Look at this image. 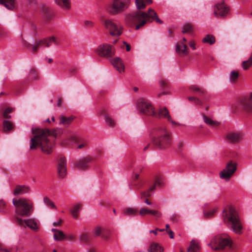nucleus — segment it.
Returning <instances> with one entry per match:
<instances>
[{
    "label": "nucleus",
    "instance_id": "obj_1",
    "mask_svg": "<svg viewBox=\"0 0 252 252\" xmlns=\"http://www.w3.org/2000/svg\"><path fill=\"white\" fill-rule=\"evenodd\" d=\"M32 130L34 136L31 140L30 149L34 150L39 147L42 152L47 155L53 152L55 139L63 133V130L59 128H32Z\"/></svg>",
    "mask_w": 252,
    "mask_h": 252
},
{
    "label": "nucleus",
    "instance_id": "obj_2",
    "mask_svg": "<svg viewBox=\"0 0 252 252\" xmlns=\"http://www.w3.org/2000/svg\"><path fill=\"white\" fill-rule=\"evenodd\" d=\"M126 23L130 26L135 25V30H138L147 22L151 23L155 21L157 23L162 24L157 12L153 9L149 8L147 12L136 10L127 14L125 18Z\"/></svg>",
    "mask_w": 252,
    "mask_h": 252
},
{
    "label": "nucleus",
    "instance_id": "obj_3",
    "mask_svg": "<svg viewBox=\"0 0 252 252\" xmlns=\"http://www.w3.org/2000/svg\"><path fill=\"white\" fill-rule=\"evenodd\" d=\"M223 222L229 229L238 235L244 231V226L236 210L232 206L224 209L222 215Z\"/></svg>",
    "mask_w": 252,
    "mask_h": 252
},
{
    "label": "nucleus",
    "instance_id": "obj_4",
    "mask_svg": "<svg viewBox=\"0 0 252 252\" xmlns=\"http://www.w3.org/2000/svg\"><path fill=\"white\" fill-rule=\"evenodd\" d=\"M13 204L16 207L15 212L17 216L28 217L32 213L33 203L25 198H13Z\"/></svg>",
    "mask_w": 252,
    "mask_h": 252
},
{
    "label": "nucleus",
    "instance_id": "obj_5",
    "mask_svg": "<svg viewBox=\"0 0 252 252\" xmlns=\"http://www.w3.org/2000/svg\"><path fill=\"white\" fill-rule=\"evenodd\" d=\"M157 137L153 140L154 144L160 149H166L171 143L170 135L164 127H159L156 133Z\"/></svg>",
    "mask_w": 252,
    "mask_h": 252
},
{
    "label": "nucleus",
    "instance_id": "obj_6",
    "mask_svg": "<svg viewBox=\"0 0 252 252\" xmlns=\"http://www.w3.org/2000/svg\"><path fill=\"white\" fill-rule=\"evenodd\" d=\"M130 2V0H110L106 6V10L112 15H117L126 11Z\"/></svg>",
    "mask_w": 252,
    "mask_h": 252
},
{
    "label": "nucleus",
    "instance_id": "obj_7",
    "mask_svg": "<svg viewBox=\"0 0 252 252\" xmlns=\"http://www.w3.org/2000/svg\"><path fill=\"white\" fill-rule=\"evenodd\" d=\"M231 239L225 234L215 236L211 240L209 245L214 250H222L231 247Z\"/></svg>",
    "mask_w": 252,
    "mask_h": 252
},
{
    "label": "nucleus",
    "instance_id": "obj_8",
    "mask_svg": "<svg viewBox=\"0 0 252 252\" xmlns=\"http://www.w3.org/2000/svg\"><path fill=\"white\" fill-rule=\"evenodd\" d=\"M53 43H56V39L55 37L51 36L42 40H37L34 45H32L29 43L26 44L25 45L29 48H31L32 52L36 53L40 47H49Z\"/></svg>",
    "mask_w": 252,
    "mask_h": 252
},
{
    "label": "nucleus",
    "instance_id": "obj_9",
    "mask_svg": "<svg viewBox=\"0 0 252 252\" xmlns=\"http://www.w3.org/2000/svg\"><path fill=\"white\" fill-rule=\"evenodd\" d=\"M137 107L141 113L150 116L155 115V111L150 101L146 99L141 98L138 101Z\"/></svg>",
    "mask_w": 252,
    "mask_h": 252
},
{
    "label": "nucleus",
    "instance_id": "obj_10",
    "mask_svg": "<svg viewBox=\"0 0 252 252\" xmlns=\"http://www.w3.org/2000/svg\"><path fill=\"white\" fill-rule=\"evenodd\" d=\"M96 52L99 56L107 58L113 56L115 51L113 46L108 44H103L98 46Z\"/></svg>",
    "mask_w": 252,
    "mask_h": 252
},
{
    "label": "nucleus",
    "instance_id": "obj_11",
    "mask_svg": "<svg viewBox=\"0 0 252 252\" xmlns=\"http://www.w3.org/2000/svg\"><path fill=\"white\" fill-rule=\"evenodd\" d=\"M237 168V164L233 161H230L226 165L225 168L220 172V177L228 181L231 177Z\"/></svg>",
    "mask_w": 252,
    "mask_h": 252
},
{
    "label": "nucleus",
    "instance_id": "obj_12",
    "mask_svg": "<svg viewBox=\"0 0 252 252\" xmlns=\"http://www.w3.org/2000/svg\"><path fill=\"white\" fill-rule=\"evenodd\" d=\"M104 25L105 28L109 30L110 34L113 36H119L122 33V27L111 20H105Z\"/></svg>",
    "mask_w": 252,
    "mask_h": 252
},
{
    "label": "nucleus",
    "instance_id": "obj_13",
    "mask_svg": "<svg viewBox=\"0 0 252 252\" xmlns=\"http://www.w3.org/2000/svg\"><path fill=\"white\" fill-rule=\"evenodd\" d=\"M229 8L224 1L216 4L214 6V14L216 17H224L228 13Z\"/></svg>",
    "mask_w": 252,
    "mask_h": 252
},
{
    "label": "nucleus",
    "instance_id": "obj_14",
    "mask_svg": "<svg viewBox=\"0 0 252 252\" xmlns=\"http://www.w3.org/2000/svg\"><path fill=\"white\" fill-rule=\"evenodd\" d=\"M66 159L64 157H60L57 165V171L60 178H64L67 174Z\"/></svg>",
    "mask_w": 252,
    "mask_h": 252
},
{
    "label": "nucleus",
    "instance_id": "obj_15",
    "mask_svg": "<svg viewBox=\"0 0 252 252\" xmlns=\"http://www.w3.org/2000/svg\"><path fill=\"white\" fill-rule=\"evenodd\" d=\"M153 116L158 117L159 118H166L170 122L173 126H179L180 124L173 121L170 115H169V111L167 108L165 107H160L158 110V113L155 112V115Z\"/></svg>",
    "mask_w": 252,
    "mask_h": 252
},
{
    "label": "nucleus",
    "instance_id": "obj_16",
    "mask_svg": "<svg viewBox=\"0 0 252 252\" xmlns=\"http://www.w3.org/2000/svg\"><path fill=\"white\" fill-rule=\"evenodd\" d=\"M16 220L19 225L24 227H28L33 230L38 229V226L36 220L34 219L23 220L21 218L17 217Z\"/></svg>",
    "mask_w": 252,
    "mask_h": 252
},
{
    "label": "nucleus",
    "instance_id": "obj_17",
    "mask_svg": "<svg viewBox=\"0 0 252 252\" xmlns=\"http://www.w3.org/2000/svg\"><path fill=\"white\" fill-rule=\"evenodd\" d=\"M243 135L238 132H229L225 136L226 141L231 144L239 143L242 139Z\"/></svg>",
    "mask_w": 252,
    "mask_h": 252
},
{
    "label": "nucleus",
    "instance_id": "obj_18",
    "mask_svg": "<svg viewBox=\"0 0 252 252\" xmlns=\"http://www.w3.org/2000/svg\"><path fill=\"white\" fill-rule=\"evenodd\" d=\"M92 158L89 157L80 158L75 163V167L80 170H86L89 168Z\"/></svg>",
    "mask_w": 252,
    "mask_h": 252
},
{
    "label": "nucleus",
    "instance_id": "obj_19",
    "mask_svg": "<svg viewBox=\"0 0 252 252\" xmlns=\"http://www.w3.org/2000/svg\"><path fill=\"white\" fill-rule=\"evenodd\" d=\"M241 103L245 110L248 112H252V93L249 97L243 98Z\"/></svg>",
    "mask_w": 252,
    "mask_h": 252
},
{
    "label": "nucleus",
    "instance_id": "obj_20",
    "mask_svg": "<svg viewBox=\"0 0 252 252\" xmlns=\"http://www.w3.org/2000/svg\"><path fill=\"white\" fill-rule=\"evenodd\" d=\"M141 216H145L146 215L151 214L157 218H160L162 214L158 211L155 210H150L148 208L143 207L140 209L139 212Z\"/></svg>",
    "mask_w": 252,
    "mask_h": 252
},
{
    "label": "nucleus",
    "instance_id": "obj_21",
    "mask_svg": "<svg viewBox=\"0 0 252 252\" xmlns=\"http://www.w3.org/2000/svg\"><path fill=\"white\" fill-rule=\"evenodd\" d=\"M30 188L25 185H18L13 190V194L15 196L23 195L30 191Z\"/></svg>",
    "mask_w": 252,
    "mask_h": 252
},
{
    "label": "nucleus",
    "instance_id": "obj_22",
    "mask_svg": "<svg viewBox=\"0 0 252 252\" xmlns=\"http://www.w3.org/2000/svg\"><path fill=\"white\" fill-rule=\"evenodd\" d=\"M176 52L181 56H186L189 54L187 45L183 42L176 45Z\"/></svg>",
    "mask_w": 252,
    "mask_h": 252
},
{
    "label": "nucleus",
    "instance_id": "obj_23",
    "mask_svg": "<svg viewBox=\"0 0 252 252\" xmlns=\"http://www.w3.org/2000/svg\"><path fill=\"white\" fill-rule=\"evenodd\" d=\"M111 63L120 73L124 71V65L122 63V60L120 58L116 57L114 58L111 61Z\"/></svg>",
    "mask_w": 252,
    "mask_h": 252
},
{
    "label": "nucleus",
    "instance_id": "obj_24",
    "mask_svg": "<svg viewBox=\"0 0 252 252\" xmlns=\"http://www.w3.org/2000/svg\"><path fill=\"white\" fill-rule=\"evenodd\" d=\"M52 231L54 232L53 237L56 241H62L66 238V235L61 230L53 228Z\"/></svg>",
    "mask_w": 252,
    "mask_h": 252
},
{
    "label": "nucleus",
    "instance_id": "obj_25",
    "mask_svg": "<svg viewBox=\"0 0 252 252\" xmlns=\"http://www.w3.org/2000/svg\"><path fill=\"white\" fill-rule=\"evenodd\" d=\"M56 3L63 10H68L71 7V0H55Z\"/></svg>",
    "mask_w": 252,
    "mask_h": 252
},
{
    "label": "nucleus",
    "instance_id": "obj_26",
    "mask_svg": "<svg viewBox=\"0 0 252 252\" xmlns=\"http://www.w3.org/2000/svg\"><path fill=\"white\" fill-rule=\"evenodd\" d=\"M187 251L188 252H200V247L198 242L195 240H191Z\"/></svg>",
    "mask_w": 252,
    "mask_h": 252
},
{
    "label": "nucleus",
    "instance_id": "obj_27",
    "mask_svg": "<svg viewBox=\"0 0 252 252\" xmlns=\"http://www.w3.org/2000/svg\"><path fill=\"white\" fill-rule=\"evenodd\" d=\"M164 180L161 176H156L154 179V184L150 188V190H154L156 187H161L164 185Z\"/></svg>",
    "mask_w": 252,
    "mask_h": 252
},
{
    "label": "nucleus",
    "instance_id": "obj_28",
    "mask_svg": "<svg viewBox=\"0 0 252 252\" xmlns=\"http://www.w3.org/2000/svg\"><path fill=\"white\" fill-rule=\"evenodd\" d=\"M74 119V117L72 116L66 117L61 115L60 116V124H63L64 126H68L72 123Z\"/></svg>",
    "mask_w": 252,
    "mask_h": 252
},
{
    "label": "nucleus",
    "instance_id": "obj_29",
    "mask_svg": "<svg viewBox=\"0 0 252 252\" xmlns=\"http://www.w3.org/2000/svg\"><path fill=\"white\" fill-rule=\"evenodd\" d=\"M203 117L204 122L211 126L217 127L220 125V123L219 122L213 121L205 115H203Z\"/></svg>",
    "mask_w": 252,
    "mask_h": 252
},
{
    "label": "nucleus",
    "instance_id": "obj_30",
    "mask_svg": "<svg viewBox=\"0 0 252 252\" xmlns=\"http://www.w3.org/2000/svg\"><path fill=\"white\" fill-rule=\"evenodd\" d=\"M0 3L10 10L15 7V0H0Z\"/></svg>",
    "mask_w": 252,
    "mask_h": 252
},
{
    "label": "nucleus",
    "instance_id": "obj_31",
    "mask_svg": "<svg viewBox=\"0 0 252 252\" xmlns=\"http://www.w3.org/2000/svg\"><path fill=\"white\" fill-rule=\"evenodd\" d=\"M163 248L158 243H153L151 245L148 252H163Z\"/></svg>",
    "mask_w": 252,
    "mask_h": 252
},
{
    "label": "nucleus",
    "instance_id": "obj_32",
    "mask_svg": "<svg viewBox=\"0 0 252 252\" xmlns=\"http://www.w3.org/2000/svg\"><path fill=\"white\" fill-rule=\"evenodd\" d=\"M3 130L9 132L14 128V126L12 122L8 120H4L3 122Z\"/></svg>",
    "mask_w": 252,
    "mask_h": 252
},
{
    "label": "nucleus",
    "instance_id": "obj_33",
    "mask_svg": "<svg viewBox=\"0 0 252 252\" xmlns=\"http://www.w3.org/2000/svg\"><path fill=\"white\" fill-rule=\"evenodd\" d=\"M216 41L215 37L214 35L207 34L202 39L203 43H208L209 44H213Z\"/></svg>",
    "mask_w": 252,
    "mask_h": 252
},
{
    "label": "nucleus",
    "instance_id": "obj_34",
    "mask_svg": "<svg viewBox=\"0 0 252 252\" xmlns=\"http://www.w3.org/2000/svg\"><path fill=\"white\" fill-rule=\"evenodd\" d=\"M124 213L125 215L135 216L138 214V209L132 208H127L124 210Z\"/></svg>",
    "mask_w": 252,
    "mask_h": 252
},
{
    "label": "nucleus",
    "instance_id": "obj_35",
    "mask_svg": "<svg viewBox=\"0 0 252 252\" xmlns=\"http://www.w3.org/2000/svg\"><path fill=\"white\" fill-rule=\"evenodd\" d=\"M79 137L75 134H72L69 135L67 138V141H66V144H70L71 143H77L79 141Z\"/></svg>",
    "mask_w": 252,
    "mask_h": 252
},
{
    "label": "nucleus",
    "instance_id": "obj_36",
    "mask_svg": "<svg viewBox=\"0 0 252 252\" xmlns=\"http://www.w3.org/2000/svg\"><path fill=\"white\" fill-rule=\"evenodd\" d=\"M81 208V205L79 204H77L73 207L72 209L71 210V213L73 216V217L76 219L78 216V213Z\"/></svg>",
    "mask_w": 252,
    "mask_h": 252
},
{
    "label": "nucleus",
    "instance_id": "obj_37",
    "mask_svg": "<svg viewBox=\"0 0 252 252\" xmlns=\"http://www.w3.org/2000/svg\"><path fill=\"white\" fill-rule=\"evenodd\" d=\"M189 90L198 93L200 95H203L205 94L206 91L200 88L197 85H192L189 87Z\"/></svg>",
    "mask_w": 252,
    "mask_h": 252
},
{
    "label": "nucleus",
    "instance_id": "obj_38",
    "mask_svg": "<svg viewBox=\"0 0 252 252\" xmlns=\"http://www.w3.org/2000/svg\"><path fill=\"white\" fill-rule=\"evenodd\" d=\"M239 72L236 70L231 71L230 73L229 79L231 83H235L237 81L239 77Z\"/></svg>",
    "mask_w": 252,
    "mask_h": 252
},
{
    "label": "nucleus",
    "instance_id": "obj_39",
    "mask_svg": "<svg viewBox=\"0 0 252 252\" xmlns=\"http://www.w3.org/2000/svg\"><path fill=\"white\" fill-rule=\"evenodd\" d=\"M44 203L51 209H56V207L54 202L48 197H44L43 198Z\"/></svg>",
    "mask_w": 252,
    "mask_h": 252
},
{
    "label": "nucleus",
    "instance_id": "obj_40",
    "mask_svg": "<svg viewBox=\"0 0 252 252\" xmlns=\"http://www.w3.org/2000/svg\"><path fill=\"white\" fill-rule=\"evenodd\" d=\"M94 234L96 236H98L101 235V237L104 239H107L108 238V236L105 235L104 234L103 232H102L101 228V227H100L99 226H97L94 228Z\"/></svg>",
    "mask_w": 252,
    "mask_h": 252
},
{
    "label": "nucleus",
    "instance_id": "obj_41",
    "mask_svg": "<svg viewBox=\"0 0 252 252\" xmlns=\"http://www.w3.org/2000/svg\"><path fill=\"white\" fill-rule=\"evenodd\" d=\"M14 109L12 107L7 108L2 113V116L4 119H9L11 118V116L9 115L14 111Z\"/></svg>",
    "mask_w": 252,
    "mask_h": 252
},
{
    "label": "nucleus",
    "instance_id": "obj_42",
    "mask_svg": "<svg viewBox=\"0 0 252 252\" xmlns=\"http://www.w3.org/2000/svg\"><path fill=\"white\" fill-rule=\"evenodd\" d=\"M135 4L138 9H143L146 7V4L143 0H135Z\"/></svg>",
    "mask_w": 252,
    "mask_h": 252
},
{
    "label": "nucleus",
    "instance_id": "obj_43",
    "mask_svg": "<svg viewBox=\"0 0 252 252\" xmlns=\"http://www.w3.org/2000/svg\"><path fill=\"white\" fill-rule=\"evenodd\" d=\"M252 65V56H251L248 61L242 63V66L245 70L248 69Z\"/></svg>",
    "mask_w": 252,
    "mask_h": 252
},
{
    "label": "nucleus",
    "instance_id": "obj_44",
    "mask_svg": "<svg viewBox=\"0 0 252 252\" xmlns=\"http://www.w3.org/2000/svg\"><path fill=\"white\" fill-rule=\"evenodd\" d=\"M80 240L87 243L91 240V237L88 233H83L80 236Z\"/></svg>",
    "mask_w": 252,
    "mask_h": 252
},
{
    "label": "nucleus",
    "instance_id": "obj_45",
    "mask_svg": "<svg viewBox=\"0 0 252 252\" xmlns=\"http://www.w3.org/2000/svg\"><path fill=\"white\" fill-rule=\"evenodd\" d=\"M105 120L106 124L110 126H114L115 125L114 120L107 115L105 116Z\"/></svg>",
    "mask_w": 252,
    "mask_h": 252
},
{
    "label": "nucleus",
    "instance_id": "obj_46",
    "mask_svg": "<svg viewBox=\"0 0 252 252\" xmlns=\"http://www.w3.org/2000/svg\"><path fill=\"white\" fill-rule=\"evenodd\" d=\"M217 209L214 208L211 209L207 212H204V215L206 218H209L212 217L214 214L216 212Z\"/></svg>",
    "mask_w": 252,
    "mask_h": 252
},
{
    "label": "nucleus",
    "instance_id": "obj_47",
    "mask_svg": "<svg viewBox=\"0 0 252 252\" xmlns=\"http://www.w3.org/2000/svg\"><path fill=\"white\" fill-rule=\"evenodd\" d=\"M192 30V27L190 24H187L183 26L182 32L184 33L191 32Z\"/></svg>",
    "mask_w": 252,
    "mask_h": 252
},
{
    "label": "nucleus",
    "instance_id": "obj_48",
    "mask_svg": "<svg viewBox=\"0 0 252 252\" xmlns=\"http://www.w3.org/2000/svg\"><path fill=\"white\" fill-rule=\"evenodd\" d=\"M29 76L32 78L37 79V76L36 74V70L34 68L31 69L29 72Z\"/></svg>",
    "mask_w": 252,
    "mask_h": 252
},
{
    "label": "nucleus",
    "instance_id": "obj_49",
    "mask_svg": "<svg viewBox=\"0 0 252 252\" xmlns=\"http://www.w3.org/2000/svg\"><path fill=\"white\" fill-rule=\"evenodd\" d=\"M152 190H150V189L149 190H148L146 191L143 192L141 193V198H148L150 197L151 195V194L150 193V191H152Z\"/></svg>",
    "mask_w": 252,
    "mask_h": 252
},
{
    "label": "nucleus",
    "instance_id": "obj_50",
    "mask_svg": "<svg viewBox=\"0 0 252 252\" xmlns=\"http://www.w3.org/2000/svg\"><path fill=\"white\" fill-rule=\"evenodd\" d=\"M142 170V168L141 167H139L137 169H135L134 173V180H136L138 179L139 178V173L138 171L140 172Z\"/></svg>",
    "mask_w": 252,
    "mask_h": 252
},
{
    "label": "nucleus",
    "instance_id": "obj_51",
    "mask_svg": "<svg viewBox=\"0 0 252 252\" xmlns=\"http://www.w3.org/2000/svg\"><path fill=\"white\" fill-rule=\"evenodd\" d=\"M6 208V202L3 200H0V211H3Z\"/></svg>",
    "mask_w": 252,
    "mask_h": 252
},
{
    "label": "nucleus",
    "instance_id": "obj_52",
    "mask_svg": "<svg viewBox=\"0 0 252 252\" xmlns=\"http://www.w3.org/2000/svg\"><path fill=\"white\" fill-rule=\"evenodd\" d=\"M159 84L161 87H166L168 86V82L167 80L162 79L159 81Z\"/></svg>",
    "mask_w": 252,
    "mask_h": 252
},
{
    "label": "nucleus",
    "instance_id": "obj_53",
    "mask_svg": "<svg viewBox=\"0 0 252 252\" xmlns=\"http://www.w3.org/2000/svg\"><path fill=\"white\" fill-rule=\"evenodd\" d=\"M85 25L88 28H92L94 26V23L91 21L86 20L84 22Z\"/></svg>",
    "mask_w": 252,
    "mask_h": 252
},
{
    "label": "nucleus",
    "instance_id": "obj_54",
    "mask_svg": "<svg viewBox=\"0 0 252 252\" xmlns=\"http://www.w3.org/2000/svg\"><path fill=\"white\" fill-rule=\"evenodd\" d=\"M179 218V216L178 215H174L172 216L170 218L171 220L173 221H177L178 220V219Z\"/></svg>",
    "mask_w": 252,
    "mask_h": 252
},
{
    "label": "nucleus",
    "instance_id": "obj_55",
    "mask_svg": "<svg viewBox=\"0 0 252 252\" xmlns=\"http://www.w3.org/2000/svg\"><path fill=\"white\" fill-rule=\"evenodd\" d=\"M63 222V220L62 219H60L58 221L54 222L53 223V226H60Z\"/></svg>",
    "mask_w": 252,
    "mask_h": 252
},
{
    "label": "nucleus",
    "instance_id": "obj_56",
    "mask_svg": "<svg viewBox=\"0 0 252 252\" xmlns=\"http://www.w3.org/2000/svg\"><path fill=\"white\" fill-rule=\"evenodd\" d=\"M189 46L193 50L196 49L195 43L193 41H191L189 43Z\"/></svg>",
    "mask_w": 252,
    "mask_h": 252
},
{
    "label": "nucleus",
    "instance_id": "obj_57",
    "mask_svg": "<svg viewBox=\"0 0 252 252\" xmlns=\"http://www.w3.org/2000/svg\"><path fill=\"white\" fill-rule=\"evenodd\" d=\"M194 102L195 104L198 105H201L202 104L201 101L197 98H196L195 101H194Z\"/></svg>",
    "mask_w": 252,
    "mask_h": 252
},
{
    "label": "nucleus",
    "instance_id": "obj_58",
    "mask_svg": "<svg viewBox=\"0 0 252 252\" xmlns=\"http://www.w3.org/2000/svg\"><path fill=\"white\" fill-rule=\"evenodd\" d=\"M66 238H68V239L70 240H73L75 238V236L74 235L72 234H69L68 235H66Z\"/></svg>",
    "mask_w": 252,
    "mask_h": 252
},
{
    "label": "nucleus",
    "instance_id": "obj_59",
    "mask_svg": "<svg viewBox=\"0 0 252 252\" xmlns=\"http://www.w3.org/2000/svg\"><path fill=\"white\" fill-rule=\"evenodd\" d=\"M124 44L126 46V51H129L130 50V46L129 44H128L127 42L124 41Z\"/></svg>",
    "mask_w": 252,
    "mask_h": 252
},
{
    "label": "nucleus",
    "instance_id": "obj_60",
    "mask_svg": "<svg viewBox=\"0 0 252 252\" xmlns=\"http://www.w3.org/2000/svg\"><path fill=\"white\" fill-rule=\"evenodd\" d=\"M167 233H168L170 238L173 239L174 238V232L172 230H167Z\"/></svg>",
    "mask_w": 252,
    "mask_h": 252
},
{
    "label": "nucleus",
    "instance_id": "obj_61",
    "mask_svg": "<svg viewBox=\"0 0 252 252\" xmlns=\"http://www.w3.org/2000/svg\"><path fill=\"white\" fill-rule=\"evenodd\" d=\"M9 251L3 248L1 244H0V252H8Z\"/></svg>",
    "mask_w": 252,
    "mask_h": 252
},
{
    "label": "nucleus",
    "instance_id": "obj_62",
    "mask_svg": "<svg viewBox=\"0 0 252 252\" xmlns=\"http://www.w3.org/2000/svg\"><path fill=\"white\" fill-rule=\"evenodd\" d=\"M183 146H184V144H183V142L179 141L178 143V147L179 149H181L183 147Z\"/></svg>",
    "mask_w": 252,
    "mask_h": 252
},
{
    "label": "nucleus",
    "instance_id": "obj_63",
    "mask_svg": "<svg viewBox=\"0 0 252 252\" xmlns=\"http://www.w3.org/2000/svg\"><path fill=\"white\" fill-rule=\"evenodd\" d=\"M62 103V99L61 98H59L58 101L57 105L58 107H60Z\"/></svg>",
    "mask_w": 252,
    "mask_h": 252
},
{
    "label": "nucleus",
    "instance_id": "obj_64",
    "mask_svg": "<svg viewBox=\"0 0 252 252\" xmlns=\"http://www.w3.org/2000/svg\"><path fill=\"white\" fill-rule=\"evenodd\" d=\"M195 99H196V97H193V96H190V97H188V99L190 101H193L194 102V101H195Z\"/></svg>",
    "mask_w": 252,
    "mask_h": 252
}]
</instances>
